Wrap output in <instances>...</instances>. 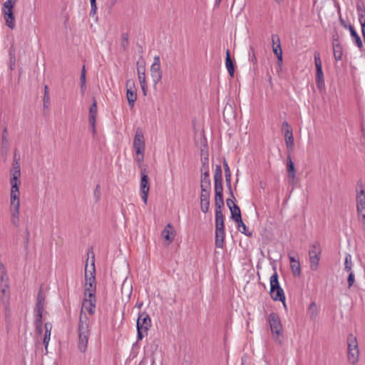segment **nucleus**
Segmentation results:
<instances>
[{
  "label": "nucleus",
  "instance_id": "obj_1",
  "mask_svg": "<svg viewBox=\"0 0 365 365\" xmlns=\"http://www.w3.org/2000/svg\"><path fill=\"white\" fill-rule=\"evenodd\" d=\"M78 344L81 352L85 353L87 349L88 339L91 334L90 323L87 315L81 310L79 315L78 326Z\"/></svg>",
  "mask_w": 365,
  "mask_h": 365
},
{
  "label": "nucleus",
  "instance_id": "obj_2",
  "mask_svg": "<svg viewBox=\"0 0 365 365\" xmlns=\"http://www.w3.org/2000/svg\"><path fill=\"white\" fill-rule=\"evenodd\" d=\"M274 273L270 277V292L269 294L274 301L282 302L285 299V295L283 289L280 287L279 282V276L276 267H274Z\"/></svg>",
  "mask_w": 365,
  "mask_h": 365
},
{
  "label": "nucleus",
  "instance_id": "obj_3",
  "mask_svg": "<svg viewBox=\"0 0 365 365\" xmlns=\"http://www.w3.org/2000/svg\"><path fill=\"white\" fill-rule=\"evenodd\" d=\"M152 325L151 319L146 312H141L138 315L137 319V339L142 340L145 335L148 334V331Z\"/></svg>",
  "mask_w": 365,
  "mask_h": 365
},
{
  "label": "nucleus",
  "instance_id": "obj_4",
  "mask_svg": "<svg viewBox=\"0 0 365 365\" xmlns=\"http://www.w3.org/2000/svg\"><path fill=\"white\" fill-rule=\"evenodd\" d=\"M268 322L270 327L271 332L275 340L278 341L280 344L282 343V324L279 316L276 312H272L268 316Z\"/></svg>",
  "mask_w": 365,
  "mask_h": 365
},
{
  "label": "nucleus",
  "instance_id": "obj_5",
  "mask_svg": "<svg viewBox=\"0 0 365 365\" xmlns=\"http://www.w3.org/2000/svg\"><path fill=\"white\" fill-rule=\"evenodd\" d=\"M133 148L136 153L135 160L138 163H142L144 160V153L145 149V138L142 129L138 128L133 140Z\"/></svg>",
  "mask_w": 365,
  "mask_h": 365
},
{
  "label": "nucleus",
  "instance_id": "obj_6",
  "mask_svg": "<svg viewBox=\"0 0 365 365\" xmlns=\"http://www.w3.org/2000/svg\"><path fill=\"white\" fill-rule=\"evenodd\" d=\"M348 354L347 358L350 363L355 364L359 361V350L356 337L352 334L347 336Z\"/></svg>",
  "mask_w": 365,
  "mask_h": 365
},
{
  "label": "nucleus",
  "instance_id": "obj_7",
  "mask_svg": "<svg viewBox=\"0 0 365 365\" xmlns=\"http://www.w3.org/2000/svg\"><path fill=\"white\" fill-rule=\"evenodd\" d=\"M18 0H7L4 4V10L3 13L4 14V19L6 21V24L8 27L13 29L15 26L14 23V15L13 12V9L15 4Z\"/></svg>",
  "mask_w": 365,
  "mask_h": 365
},
{
  "label": "nucleus",
  "instance_id": "obj_8",
  "mask_svg": "<svg viewBox=\"0 0 365 365\" xmlns=\"http://www.w3.org/2000/svg\"><path fill=\"white\" fill-rule=\"evenodd\" d=\"M92 254V259L91 264L90 268L88 269V265L86 263L85 267V284L89 285L90 287L91 286L96 285V267H95V257L94 253L91 252Z\"/></svg>",
  "mask_w": 365,
  "mask_h": 365
},
{
  "label": "nucleus",
  "instance_id": "obj_9",
  "mask_svg": "<svg viewBox=\"0 0 365 365\" xmlns=\"http://www.w3.org/2000/svg\"><path fill=\"white\" fill-rule=\"evenodd\" d=\"M140 175V191L142 192V200L145 204H147L150 185L148 171L146 168H141Z\"/></svg>",
  "mask_w": 365,
  "mask_h": 365
},
{
  "label": "nucleus",
  "instance_id": "obj_10",
  "mask_svg": "<svg viewBox=\"0 0 365 365\" xmlns=\"http://www.w3.org/2000/svg\"><path fill=\"white\" fill-rule=\"evenodd\" d=\"M126 98L129 106L132 108L134 107L135 102L137 100V93L135 89V83L133 80H128L126 81Z\"/></svg>",
  "mask_w": 365,
  "mask_h": 365
},
{
  "label": "nucleus",
  "instance_id": "obj_11",
  "mask_svg": "<svg viewBox=\"0 0 365 365\" xmlns=\"http://www.w3.org/2000/svg\"><path fill=\"white\" fill-rule=\"evenodd\" d=\"M46 296L43 292V287L41 286L36 297V302L34 307L35 315H43Z\"/></svg>",
  "mask_w": 365,
  "mask_h": 365
},
{
  "label": "nucleus",
  "instance_id": "obj_12",
  "mask_svg": "<svg viewBox=\"0 0 365 365\" xmlns=\"http://www.w3.org/2000/svg\"><path fill=\"white\" fill-rule=\"evenodd\" d=\"M211 190L202 189L200 192V210L203 213H207L210 208V198Z\"/></svg>",
  "mask_w": 365,
  "mask_h": 365
},
{
  "label": "nucleus",
  "instance_id": "obj_13",
  "mask_svg": "<svg viewBox=\"0 0 365 365\" xmlns=\"http://www.w3.org/2000/svg\"><path fill=\"white\" fill-rule=\"evenodd\" d=\"M356 210L359 218L361 217V223L365 229V196L356 195Z\"/></svg>",
  "mask_w": 365,
  "mask_h": 365
},
{
  "label": "nucleus",
  "instance_id": "obj_14",
  "mask_svg": "<svg viewBox=\"0 0 365 365\" xmlns=\"http://www.w3.org/2000/svg\"><path fill=\"white\" fill-rule=\"evenodd\" d=\"M215 211L222 212L224 207L223 187H215Z\"/></svg>",
  "mask_w": 365,
  "mask_h": 365
},
{
  "label": "nucleus",
  "instance_id": "obj_15",
  "mask_svg": "<svg viewBox=\"0 0 365 365\" xmlns=\"http://www.w3.org/2000/svg\"><path fill=\"white\" fill-rule=\"evenodd\" d=\"M356 11L359 16V21L361 26V29H365V6L362 0H357Z\"/></svg>",
  "mask_w": 365,
  "mask_h": 365
},
{
  "label": "nucleus",
  "instance_id": "obj_16",
  "mask_svg": "<svg viewBox=\"0 0 365 365\" xmlns=\"http://www.w3.org/2000/svg\"><path fill=\"white\" fill-rule=\"evenodd\" d=\"M10 184L11 185L10 198L14 199L19 198V185L20 184L19 179L16 177H12L10 179Z\"/></svg>",
  "mask_w": 365,
  "mask_h": 365
},
{
  "label": "nucleus",
  "instance_id": "obj_17",
  "mask_svg": "<svg viewBox=\"0 0 365 365\" xmlns=\"http://www.w3.org/2000/svg\"><path fill=\"white\" fill-rule=\"evenodd\" d=\"M287 170L288 178L294 180L296 178L297 171L290 153H288L287 157Z\"/></svg>",
  "mask_w": 365,
  "mask_h": 365
},
{
  "label": "nucleus",
  "instance_id": "obj_18",
  "mask_svg": "<svg viewBox=\"0 0 365 365\" xmlns=\"http://www.w3.org/2000/svg\"><path fill=\"white\" fill-rule=\"evenodd\" d=\"M173 230V225L168 223L162 231L161 235L168 242V245H170L173 241L174 234Z\"/></svg>",
  "mask_w": 365,
  "mask_h": 365
},
{
  "label": "nucleus",
  "instance_id": "obj_19",
  "mask_svg": "<svg viewBox=\"0 0 365 365\" xmlns=\"http://www.w3.org/2000/svg\"><path fill=\"white\" fill-rule=\"evenodd\" d=\"M225 66L230 77H234L235 73V61L231 58L230 50L227 49L226 51L225 57Z\"/></svg>",
  "mask_w": 365,
  "mask_h": 365
},
{
  "label": "nucleus",
  "instance_id": "obj_20",
  "mask_svg": "<svg viewBox=\"0 0 365 365\" xmlns=\"http://www.w3.org/2000/svg\"><path fill=\"white\" fill-rule=\"evenodd\" d=\"M201 155L202 165L200 168V173L201 174H210L208 153H203V150H202Z\"/></svg>",
  "mask_w": 365,
  "mask_h": 365
},
{
  "label": "nucleus",
  "instance_id": "obj_21",
  "mask_svg": "<svg viewBox=\"0 0 365 365\" xmlns=\"http://www.w3.org/2000/svg\"><path fill=\"white\" fill-rule=\"evenodd\" d=\"M96 298L88 299L84 298L83 302V307H85L86 311L89 314H95V307H96Z\"/></svg>",
  "mask_w": 365,
  "mask_h": 365
},
{
  "label": "nucleus",
  "instance_id": "obj_22",
  "mask_svg": "<svg viewBox=\"0 0 365 365\" xmlns=\"http://www.w3.org/2000/svg\"><path fill=\"white\" fill-rule=\"evenodd\" d=\"M349 30L350 31V35L354 41V42L356 43L357 47L361 51L364 48L363 42L361 39V37L359 36L356 30L354 29V26L351 24L349 25Z\"/></svg>",
  "mask_w": 365,
  "mask_h": 365
},
{
  "label": "nucleus",
  "instance_id": "obj_23",
  "mask_svg": "<svg viewBox=\"0 0 365 365\" xmlns=\"http://www.w3.org/2000/svg\"><path fill=\"white\" fill-rule=\"evenodd\" d=\"M214 182L215 187H223L222 186V171L220 165H217L215 166V173H214Z\"/></svg>",
  "mask_w": 365,
  "mask_h": 365
},
{
  "label": "nucleus",
  "instance_id": "obj_24",
  "mask_svg": "<svg viewBox=\"0 0 365 365\" xmlns=\"http://www.w3.org/2000/svg\"><path fill=\"white\" fill-rule=\"evenodd\" d=\"M11 203V218H19V207H20V200L19 198H16L14 200L12 198H10Z\"/></svg>",
  "mask_w": 365,
  "mask_h": 365
},
{
  "label": "nucleus",
  "instance_id": "obj_25",
  "mask_svg": "<svg viewBox=\"0 0 365 365\" xmlns=\"http://www.w3.org/2000/svg\"><path fill=\"white\" fill-rule=\"evenodd\" d=\"M272 51L274 54L278 55L282 53L279 36L277 34L272 35Z\"/></svg>",
  "mask_w": 365,
  "mask_h": 365
},
{
  "label": "nucleus",
  "instance_id": "obj_26",
  "mask_svg": "<svg viewBox=\"0 0 365 365\" xmlns=\"http://www.w3.org/2000/svg\"><path fill=\"white\" fill-rule=\"evenodd\" d=\"M137 72L138 76V80L140 83L145 81V62L143 61L140 62V61H137Z\"/></svg>",
  "mask_w": 365,
  "mask_h": 365
},
{
  "label": "nucleus",
  "instance_id": "obj_27",
  "mask_svg": "<svg viewBox=\"0 0 365 365\" xmlns=\"http://www.w3.org/2000/svg\"><path fill=\"white\" fill-rule=\"evenodd\" d=\"M316 85L319 91H322L325 88L322 68L316 70Z\"/></svg>",
  "mask_w": 365,
  "mask_h": 365
},
{
  "label": "nucleus",
  "instance_id": "obj_28",
  "mask_svg": "<svg viewBox=\"0 0 365 365\" xmlns=\"http://www.w3.org/2000/svg\"><path fill=\"white\" fill-rule=\"evenodd\" d=\"M231 219L235 222L242 223V214L240 208L238 205H233L230 210Z\"/></svg>",
  "mask_w": 365,
  "mask_h": 365
},
{
  "label": "nucleus",
  "instance_id": "obj_29",
  "mask_svg": "<svg viewBox=\"0 0 365 365\" xmlns=\"http://www.w3.org/2000/svg\"><path fill=\"white\" fill-rule=\"evenodd\" d=\"M225 230L224 215L222 212L215 211V230Z\"/></svg>",
  "mask_w": 365,
  "mask_h": 365
},
{
  "label": "nucleus",
  "instance_id": "obj_30",
  "mask_svg": "<svg viewBox=\"0 0 365 365\" xmlns=\"http://www.w3.org/2000/svg\"><path fill=\"white\" fill-rule=\"evenodd\" d=\"M97 102L94 99L92 104L89 108V115H88V122L89 123H96V116H97Z\"/></svg>",
  "mask_w": 365,
  "mask_h": 365
},
{
  "label": "nucleus",
  "instance_id": "obj_31",
  "mask_svg": "<svg viewBox=\"0 0 365 365\" xmlns=\"http://www.w3.org/2000/svg\"><path fill=\"white\" fill-rule=\"evenodd\" d=\"M322 252V249L321 247L320 243L318 241H315L309 247V257L321 255Z\"/></svg>",
  "mask_w": 365,
  "mask_h": 365
},
{
  "label": "nucleus",
  "instance_id": "obj_32",
  "mask_svg": "<svg viewBox=\"0 0 365 365\" xmlns=\"http://www.w3.org/2000/svg\"><path fill=\"white\" fill-rule=\"evenodd\" d=\"M200 189L211 190V180L210 174H201L200 175Z\"/></svg>",
  "mask_w": 365,
  "mask_h": 365
},
{
  "label": "nucleus",
  "instance_id": "obj_33",
  "mask_svg": "<svg viewBox=\"0 0 365 365\" xmlns=\"http://www.w3.org/2000/svg\"><path fill=\"white\" fill-rule=\"evenodd\" d=\"M225 240V230H215V245L218 248H222Z\"/></svg>",
  "mask_w": 365,
  "mask_h": 365
},
{
  "label": "nucleus",
  "instance_id": "obj_34",
  "mask_svg": "<svg viewBox=\"0 0 365 365\" xmlns=\"http://www.w3.org/2000/svg\"><path fill=\"white\" fill-rule=\"evenodd\" d=\"M29 242H30V231L29 226L26 225L25 231L24 232V248L26 255H28L29 253Z\"/></svg>",
  "mask_w": 365,
  "mask_h": 365
},
{
  "label": "nucleus",
  "instance_id": "obj_35",
  "mask_svg": "<svg viewBox=\"0 0 365 365\" xmlns=\"http://www.w3.org/2000/svg\"><path fill=\"white\" fill-rule=\"evenodd\" d=\"M96 285L89 287L88 284L84 285V298L93 299L96 298Z\"/></svg>",
  "mask_w": 365,
  "mask_h": 365
},
{
  "label": "nucleus",
  "instance_id": "obj_36",
  "mask_svg": "<svg viewBox=\"0 0 365 365\" xmlns=\"http://www.w3.org/2000/svg\"><path fill=\"white\" fill-rule=\"evenodd\" d=\"M333 46V51H334V57L336 61L341 60L342 55H343V48L341 45L339 44H334Z\"/></svg>",
  "mask_w": 365,
  "mask_h": 365
},
{
  "label": "nucleus",
  "instance_id": "obj_37",
  "mask_svg": "<svg viewBox=\"0 0 365 365\" xmlns=\"http://www.w3.org/2000/svg\"><path fill=\"white\" fill-rule=\"evenodd\" d=\"M320 258H321V255L309 257V266H310V269L312 271H316L318 269Z\"/></svg>",
  "mask_w": 365,
  "mask_h": 365
},
{
  "label": "nucleus",
  "instance_id": "obj_38",
  "mask_svg": "<svg viewBox=\"0 0 365 365\" xmlns=\"http://www.w3.org/2000/svg\"><path fill=\"white\" fill-rule=\"evenodd\" d=\"M249 60L253 63V70L255 71L257 69V59L253 46H250Z\"/></svg>",
  "mask_w": 365,
  "mask_h": 365
},
{
  "label": "nucleus",
  "instance_id": "obj_39",
  "mask_svg": "<svg viewBox=\"0 0 365 365\" xmlns=\"http://www.w3.org/2000/svg\"><path fill=\"white\" fill-rule=\"evenodd\" d=\"M4 283H9V277L4 264L0 262V284Z\"/></svg>",
  "mask_w": 365,
  "mask_h": 365
},
{
  "label": "nucleus",
  "instance_id": "obj_40",
  "mask_svg": "<svg viewBox=\"0 0 365 365\" xmlns=\"http://www.w3.org/2000/svg\"><path fill=\"white\" fill-rule=\"evenodd\" d=\"M150 71L151 73L162 71L160 69V59L159 56H155L154 57L153 63L150 66Z\"/></svg>",
  "mask_w": 365,
  "mask_h": 365
},
{
  "label": "nucleus",
  "instance_id": "obj_41",
  "mask_svg": "<svg viewBox=\"0 0 365 365\" xmlns=\"http://www.w3.org/2000/svg\"><path fill=\"white\" fill-rule=\"evenodd\" d=\"M42 317H43V315H35L34 325H35L36 331L40 335L41 334V333L43 331Z\"/></svg>",
  "mask_w": 365,
  "mask_h": 365
},
{
  "label": "nucleus",
  "instance_id": "obj_42",
  "mask_svg": "<svg viewBox=\"0 0 365 365\" xmlns=\"http://www.w3.org/2000/svg\"><path fill=\"white\" fill-rule=\"evenodd\" d=\"M317 312H318L317 306L314 302H312L309 304V308H308V314H309L310 318L312 319H315V317L317 315Z\"/></svg>",
  "mask_w": 365,
  "mask_h": 365
},
{
  "label": "nucleus",
  "instance_id": "obj_43",
  "mask_svg": "<svg viewBox=\"0 0 365 365\" xmlns=\"http://www.w3.org/2000/svg\"><path fill=\"white\" fill-rule=\"evenodd\" d=\"M129 35L128 33H123L121 34V43L120 46L124 51H125L129 46Z\"/></svg>",
  "mask_w": 365,
  "mask_h": 365
},
{
  "label": "nucleus",
  "instance_id": "obj_44",
  "mask_svg": "<svg viewBox=\"0 0 365 365\" xmlns=\"http://www.w3.org/2000/svg\"><path fill=\"white\" fill-rule=\"evenodd\" d=\"M290 267L292 272V274L294 277H299L301 274V267L299 261L295 263L290 264Z\"/></svg>",
  "mask_w": 365,
  "mask_h": 365
},
{
  "label": "nucleus",
  "instance_id": "obj_45",
  "mask_svg": "<svg viewBox=\"0 0 365 365\" xmlns=\"http://www.w3.org/2000/svg\"><path fill=\"white\" fill-rule=\"evenodd\" d=\"M237 224L238 230L244 235H245L247 237H252V232L248 231L247 227L246 225L243 222L242 220V223L240 222H236Z\"/></svg>",
  "mask_w": 365,
  "mask_h": 365
},
{
  "label": "nucleus",
  "instance_id": "obj_46",
  "mask_svg": "<svg viewBox=\"0 0 365 365\" xmlns=\"http://www.w3.org/2000/svg\"><path fill=\"white\" fill-rule=\"evenodd\" d=\"M351 255L350 254H346L344 262V269L348 272H351Z\"/></svg>",
  "mask_w": 365,
  "mask_h": 365
},
{
  "label": "nucleus",
  "instance_id": "obj_47",
  "mask_svg": "<svg viewBox=\"0 0 365 365\" xmlns=\"http://www.w3.org/2000/svg\"><path fill=\"white\" fill-rule=\"evenodd\" d=\"M284 139H285L286 146L287 148V150H289V153H290V151H292L294 147V136H292V137L289 136Z\"/></svg>",
  "mask_w": 365,
  "mask_h": 365
},
{
  "label": "nucleus",
  "instance_id": "obj_48",
  "mask_svg": "<svg viewBox=\"0 0 365 365\" xmlns=\"http://www.w3.org/2000/svg\"><path fill=\"white\" fill-rule=\"evenodd\" d=\"M151 76H152L154 85H156L162 79L163 73H162V71L152 72Z\"/></svg>",
  "mask_w": 365,
  "mask_h": 365
},
{
  "label": "nucleus",
  "instance_id": "obj_49",
  "mask_svg": "<svg viewBox=\"0 0 365 365\" xmlns=\"http://www.w3.org/2000/svg\"><path fill=\"white\" fill-rule=\"evenodd\" d=\"M314 63H315V66H316V70L322 68L320 54L318 51L314 52Z\"/></svg>",
  "mask_w": 365,
  "mask_h": 365
},
{
  "label": "nucleus",
  "instance_id": "obj_50",
  "mask_svg": "<svg viewBox=\"0 0 365 365\" xmlns=\"http://www.w3.org/2000/svg\"><path fill=\"white\" fill-rule=\"evenodd\" d=\"M93 195L96 200V202H98L100 201L101 192V186L99 184L96 185V188L94 190Z\"/></svg>",
  "mask_w": 365,
  "mask_h": 365
},
{
  "label": "nucleus",
  "instance_id": "obj_51",
  "mask_svg": "<svg viewBox=\"0 0 365 365\" xmlns=\"http://www.w3.org/2000/svg\"><path fill=\"white\" fill-rule=\"evenodd\" d=\"M90 2H91L90 16H94L97 11L96 0H90Z\"/></svg>",
  "mask_w": 365,
  "mask_h": 365
},
{
  "label": "nucleus",
  "instance_id": "obj_52",
  "mask_svg": "<svg viewBox=\"0 0 365 365\" xmlns=\"http://www.w3.org/2000/svg\"><path fill=\"white\" fill-rule=\"evenodd\" d=\"M354 281H355V278H354V272L352 271L349 272V276H348V278H347V282H348V287L349 288H350L351 287L353 286V284L354 283Z\"/></svg>",
  "mask_w": 365,
  "mask_h": 365
},
{
  "label": "nucleus",
  "instance_id": "obj_53",
  "mask_svg": "<svg viewBox=\"0 0 365 365\" xmlns=\"http://www.w3.org/2000/svg\"><path fill=\"white\" fill-rule=\"evenodd\" d=\"M50 337H51V334H49V333H44L43 343V344L45 346L46 353H47V347H48V345Z\"/></svg>",
  "mask_w": 365,
  "mask_h": 365
},
{
  "label": "nucleus",
  "instance_id": "obj_54",
  "mask_svg": "<svg viewBox=\"0 0 365 365\" xmlns=\"http://www.w3.org/2000/svg\"><path fill=\"white\" fill-rule=\"evenodd\" d=\"M339 36L336 30L334 31L332 34V45L339 44Z\"/></svg>",
  "mask_w": 365,
  "mask_h": 365
},
{
  "label": "nucleus",
  "instance_id": "obj_55",
  "mask_svg": "<svg viewBox=\"0 0 365 365\" xmlns=\"http://www.w3.org/2000/svg\"><path fill=\"white\" fill-rule=\"evenodd\" d=\"M43 109H48L50 105V96L49 95H43Z\"/></svg>",
  "mask_w": 365,
  "mask_h": 365
},
{
  "label": "nucleus",
  "instance_id": "obj_56",
  "mask_svg": "<svg viewBox=\"0 0 365 365\" xmlns=\"http://www.w3.org/2000/svg\"><path fill=\"white\" fill-rule=\"evenodd\" d=\"M9 58H16V48L14 44H12L9 49Z\"/></svg>",
  "mask_w": 365,
  "mask_h": 365
},
{
  "label": "nucleus",
  "instance_id": "obj_57",
  "mask_svg": "<svg viewBox=\"0 0 365 365\" xmlns=\"http://www.w3.org/2000/svg\"><path fill=\"white\" fill-rule=\"evenodd\" d=\"M86 71L85 66H83L81 69V76H80L81 83H86Z\"/></svg>",
  "mask_w": 365,
  "mask_h": 365
},
{
  "label": "nucleus",
  "instance_id": "obj_58",
  "mask_svg": "<svg viewBox=\"0 0 365 365\" xmlns=\"http://www.w3.org/2000/svg\"><path fill=\"white\" fill-rule=\"evenodd\" d=\"M1 292L2 294H6L9 289V283L0 284Z\"/></svg>",
  "mask_w": 365,
  "mask_h": 365
},
{
  "label": "nucleus",
  "instance_id": "obj_59",
  "mask_svg": "<svg viewBox=\"0 0 365 365\" xmlns=\"http://www.w3.org/2000/svg\"><path fill=\"white\" fill-rule=\"evenodd\" d=\"M338 14L339 15V23L344 28V29H349V25H347L345 22V21L343 19V18L341 17V13H340V8L338 9Z\"/></svg>",
  "mask_w": 365,
  "mask_h": 365
},
{
  "label": "nucleus",
  "instance_id": "obj_60",
  "mask_svg": "<svg viewBox=\"0 0 365 365\" xmlns=\"http://www.w3.org/2000/svg\"><path fill=\"white\" fill-rule=\"evenodd\" d=\"M287 129H292L291 126L289 125V124L288 123L287 121H284L282 123V131L284 133L285 132L286 130H287Z\"/></svg>",
  "mask_w": 365,
  "mask_h": 365
},
{
  "label": "nucleus",
  "instance_id": "obj_61",
  "mask_svg": "<svg viewBox=\"0 0 365 365\" xmlns=\"http://www.w3.org/2000/svg\"><path fill=\"white\" fill-rule=\"evenodd\" d=\"M45 333L51 334L52 329V324L50 322H46L44 324Z\"/></svg>",
  "mask_w": 365,
  "mask_h": 365
},
{
  "label": "nucleus",
  "instance_id": "obj_62",
  "mask_svg": "<svg viewBox=\"0 0 365 365\" xmlns=\"http://www.w3.org/2000/svg\"><path fill=\"white\" fill-rule=\"evenodd\" d=\"M234 200L233 199H231V198H227L226 200V204H227V206L229 207V209L230 210L231 208H232V206L233 205H237L236 204H235L234 202Z\"/></svg>",
  "mask_w": 365,
  "mask_h": 365
},
{
  "label": "nucleus",
  "instance_id": "obj_63",
  "mask_svg": "<svg viewBox=\"0 0 365 365\" xmlns=\"http://www.w3.org/2000/svg\"><path fill=\"white\" fill-rule=\"evenodd\" d=\"M16 58H9V68L13 71L15 69Z\"/></svg>",
  "mask_w": 365,
  "mask_h": 365
},
{
  "label": "nucleus",
  "instance_id": "obj_64",
  "mask_svg": "<svg viewBox=\"0 0 365 365\" xmlns=\"http://www.w3.org/2000/svg\"><path fill=\"white\" fill-rule=\"evenodd\" d=\"M11 222L15 227H19V218H11Z\"/></svg>",
  "mask_w": 365,
  "mask_h": 365
}]
</instances>
